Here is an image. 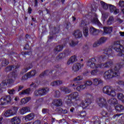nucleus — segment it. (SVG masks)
Wrapping results in <instances>:
<instances>
[{
  "label": "nucleus",
  "instance_id": "nucleus-25",
  "mask_svg": "<svg viewBox=\"0 0 124 124\" xmlns=\"http://www.w3.org/2000/svg\"><path fill=\"white\" fill-rule=\"evenodd\" d=\"M60 90L61 92H62L63 93H69L71 92V90L68 89V87H66L65 86H62L61 88H60Z\"/></svg>",
  "mask_w": 124,
  "mask_h": 124
},
{
  "label": "nucleus",
  "instance_id": "nucleus-61",
  "mask_svg": "<svg viewBox=\"0 0 124 124\" xmlns=\"http://www.w3.org/2000/svg\"><path fill=\"white\" fill-rule=\"evenodd\" d=\"M64 55L65 56H68V55H69V51H68V50H66L64 52Z\"/></svg>",
  "mask_w": 124,
  "mask_h": 124
},
{
  "label": "nucleus",
  "instance_id": "nucleus-27",
  "mask_svg": "<svg viewBox=\"0 0 124 124\" xmlns=\"http://www.w3.org/2000/svg\"><path fill=\"white\" fill-rule=\"evenodd\" d=\"M39 90L40 91V95H44V94H46L49 92V89L48 88L39 89Z\"/></svg>",
  "mask_w": 124,
  "mask_h": 124
},
{
  "label": "nucleus",
  "instance_id": "nucleus-2",
  "mask_svg": "<svg viewBox=\"0 0 124 124\" xmlns=\"http://www.w3.org/2000/svg\"><path fill=\"white\" fill-rule=\"evenodd\" d=\"M122 64L118 63L114 65V67L106 71L104 74V78L105 80L112 79L113 77H118L120 75V69L122 68Z\"/></svg>",
  "mask_w": 124,
  "mask_h": 124
},
{
  "label": "nucleus",
  "instance_id": "nucleus-26",
  "mask_svg": "<svg viewBox=\"0 0 124 124\" xmlns=\"http://www.w3.org/2000/svg\"><path fill=\"white\" fill-rule=\"evenodd\" d=\"M105 54L103 55H107V57H111L113 54V52H112V49L111 48L106 49L104 52ZM105 57L106 58V56H105Z\"/></svg>",
  "mask_w": 124,
  "mask_h": 124
},
{
  "label": "nucleus",
  "instance_id": "nucleus-11",
  "mask_svg": "<svg viewBox=\"0 0 124 124\" xmlns=\"http://www.w3.org/2000/svg\"><path fill=\"white\" fill-rule=\"evenodd\" d=\"M84 66V64H81V63L77 62L74 64L72 67V70L73 72H78L79 71L82 67Z\"/></svg>",
  "mask_w": 124,
  "mask_h": 124
},
{
  "label": "nucleus",
  "instance_id": "nucleus-62",
  "mask_svg": "<svg viewBox=\"0 0 124 124\" xmlns=\"http://www.w3.org/2000/svg\"><path fill=\"white\" fill-rule=\"evenodd\" d=\"M118 83L119 85H124V81H119Z\"/></svg>",
  "mask_w": 124,
  "mask_h": 124
},
{
  "label": "nucleus",
  "instance_id": "nucleus-46",
  "mask_svg": "<svg viewBox=\"0 0 124 124\" xmlns=\"http://www.w3.org/2000/svg\"><path fill=\"white\" fill-rule=\"evenodd\" d=\"M74 80H75V81H81V80H83V77L79 76H78L77 78H75Z\"/></svg>",
  "mask_w": 124,
  "mask_h": 124
},
{
  "label": "nucleus",
  "instance_id": "nucleus-60",
  "mask_svg": "<svg viewBox=\"0 0 124 124\" xmlns=\"http://www.w3.org/2000/svg\"><path fill=\"white\" fill-rule=\"evenodd\" d=\"M23 88H24V86H18V92H19V91H21V90H23Z\"/></svg>",
  "mask_w": 124,
  "mask_h": 124
},
{
  "label": "nucleus",
  "instance_id": "nucleus-14",
  "mask_svg": "<svg viewBox=\"0 0 124 124\" xmlns=\"http://www.w3.org/2000/svg\"><path fill=\"white\" fill-rule=\"evenodd\" d=\"M31 111V108L29 107H24L19 109V113L21 115H25L26 113Z\"/></svg>",
  "mask_w": 124,
  "mask_h": 124
},
{
  "label": "nucleus",
  "instance_id": "nucleus-29",
  "mask_svg": "<svg viewBox=\"0 0 124 124\" xmlns=\"http://www.w3.org/2000/svg\"><path fill=\"white\" fill-rule=\"evenodd\" d=\"M92 69H93L91 72V75L93 76H96L97 75L98 73H99V69L98 68H91Z\"/></svg>",
  "mask_w": 124,
  "mask_h": 124
},
{
  "label": "nucleus",
  "instance_id": "nucleus-45",
  "mask_svg": "<svg viewBox=\"0 0 124 124\" xmlns=\"http://www.w3.org/2000/svg\"><path fill=\"white\" fill-rule=\"evenodd\" d=\"M100 45V44L98 42V40H97L93 44V48H96V47H98Z\"/></svg>",
  "mask_w": 124,
  "mask_h": 124
},
{
  "label": "nucleus",
  "instance_id": "nucleus-33",
  "mask_svg": "<svg viewBox=\"0 0 124 124\" xmlns=\"http://www.w3.org/2000/svg\"><path fill=\"white\" fill-rule=\"evenodd\" d=\"M107 40V38L105 37H102L98 40V41L99 42L100 45H101V44L105 43V42H106Z\"/></svg>",
  "mask_w": 124,
  "mask_h": 124
},
{
  "label": "nucleus",
  "instance_id": "nucleus-49",
  "mask_svg": "<svg viewBox=\"0 0 124 124\" xmlns=\"http://www.w3.org/2000/svg\"><path fill=\"white\" fill-rule=\"evenodd\" d=\"M34 95L35 96H38L39 95H40V90L39 89L37 90H36L35 92H34Z\"/></svg>",
  "mask_w": 124,
  "mask_h": 124
},
{
  "label": "nucleus",
  "instance_id": "nucleus-13",
  "mask_svg": "<svg viewBox=\"0 0 124 124\" xmlns=\"http://www.w3.org/2000/svg\"><path fill=\"white\" fill-rule=\"evenodd\" d=\"M108 8L110 12H113V14H115V15L120 12V10H119V9H116V7L112 4H108Z\"/></svg>",
  "mask_w": 124,
  "mask_h": 124
},
{
  "label": "nucleus",
  "instance_id": "nucleus-4",
  "mask_svg": "<svg viewBox=\"0 0 124 124\" xmlns=\"http://www.w3.org/2000/svg\"><path fill=\"white\" fill-rule=\"evenodd\" d=\"M66 99H67L66 102L67 105L69 107H70L72 106L73 104L72 101H71V99H74L75 101H78L80 100V95L78 92H75L66 96Z\"/></svg>",
  "mask_w": 124,
  "mask_h": 124
},
{
  "label": "nucleus",
  "instance_id": "nucleus-30",
  "mask_svg": "<svg viewBox=\"0 0 124 124\" xmlns=\"http://www.w3.org/2000/svg\"><path fill=\"white\" fill-rule=\"evenodd\" d=\"M79 84V82L74 79L72 81V83L69 84L68 85V88H72L73 87H77Z\"/></svg>",
  "mask_w": 124,
  "mask_h": 124
},
{
  "label": "nucleus",
  "instance_id": "nucleus-32",
  "mask_svg": "<svg viewBox=\"0 0 124 124\" xmlns=\"http://www.w3.org/2000/svg\"><path fill=\"white\" fill-rule=\"evenodd\" d=\"M104 32L106 33H111L113 31L112 27H104Z\"/></svg>",
  "mask_w": 124,
  "mask_h": 124
},
{
  "label": "nucleus",
  "instance_id": "nucleus-1",
  "mask_svg": "<svg viewBox=\"0 0 124 124\" xmlns=\"http://www.w3.org/2000/svg\"><path fill=\"white\" fill-rule=\"evenodd\" d=\"M106 60L105 55L99 57L97 59L92 58L89 59L86 62V66L88 68H108L113 65V61L111 60L102 63Z\"/></svg>",
  "mask_w": 124,
  "mask_h": 124
},
{
  "label": "nucleus",
  "instance_id": "nucleus-44",
  "mask_svg": "<svg viewBox=\"0 0 124 124\" xmlns=\"http://www.w3.org/2000/svg\"><path fill=\"white\" fill-rule=\"evenodd\" d=\"M51 73H52V72H51L49 70H47V71H45L41 75L42 76H45V75H50V74H51Z\"/></svg>",
  "mask_w": 124,
  "mask_h": 124
},
{
  "label": "nucleus",
  "instance_id": "nucleus-8",
  "mask_svg": "<svg viewBox=\"0 0 124 124\" xmlns=\"http://www.w3.org/2000/svg\"><path fill=\"white\" fill-rule=\"evenodd\" d=\"M18 108L17 107H14L10 109L6 110L3 114V117H5V118H9V117H11V116H14L17 114V112H18Z\"/></svg>",
  "mask_w": 124,
  "mask_h": 124
},
{
  "label": "nucleus",
  "instance_id": "nucleus-48",
  "mask_svg": "<svg viewBox=\"0 0 124 124\" xmlns=\"http://www.w3.org/2000/svg\"><path fill=\"white\" fill-rule=\"evenodd\" d=\"M60 95H61V92L59 91H56L55 93L54 96L55 97H60Z\"/></svg>",
  "mask_w": 124,
  "mask_h": 124
},
{
  "label": "nucleus",
  "instance_id": "nucleus-15",
  "mask_svg": "<svg viewBox=\"0 0 124 124\" xmlns=\"http://www.w3.org/2000/svg\"><path fill=\"white\" fill-rule=\"evenodd\" d=\"M100 31H102L101 30H97L93 27H91L90 28V32L91 34L93 35H96V34H98Z\"/></svg>",
  "mask_w": 124,
  "mask_h": 124
},
{
  "label": "nucleus",
  "instance_id": "nucleus-31",
  "mask_svg": "<svg viewBox=\"0 0 124 124\" xmlns=\"http://www.w3.org/2000/svg\"><path fill=\"white\" fill-rule=\"evenodd\" d=\"M31 99V98L30 97L22 99L20 101L21 105H23V104H26V103H28V102H29V101H30Z\"/></svg>",
  "mask_w": 124,
  "mask_h": 124
},
{
  "label": "nucleus",
  "instance_id": "nucleus-53",
  "mask_svg": "<svg viewBox=\"0 0 124 124\" xmlns=\"http://www.w3.org/2000/svg\"><path fill=\"white\" fill-rule=\"evenodd\" d=\"M42 112L43 114H46L49 112V109H48V108H43Z\"/></svg>",
  "mask_w": 124,
  "mask_h": 124
},
{
  "label": "nucleus",
  "instance_id": "nucleus-12",
  "mask_svg": "<svg viewBox=\"0 0 124 124\" xmlns=\"http://www.w3.org/2000/svg\"><path fill=\"white\" fill-rule=\"evenodd\" d=\"M73 35L75 38H81L83 36V33L80 30H77L73 31Z\"/></svg>",
  "mask_w": 124,
  "mask_h": 124
},
{
  "label": "nucleus",
  "instance_id": "nucleus-17",
  "mask_svg": "<svg viewBox=\"0 0 124 124\" xmlns=\"http://www.w3.org/2000/svg\"><path fill=\"white\" fill-rule=\"evenodd\" d=\"M20 67L19 64H16L13 66H9L6 68L5 71H10V70H13V71H16L17 69Z\"/></svg>",
  "mask_w": 124,
  "mask_h": 124
},
{
  "label": "nucleus",
  "instance_id": "nucleus-58",
  "mask_svg": "<svg viewBox=\"0 0 124 124\" xmlns=\"http://www.w3.org/2000/svg\"><path fill=\"white\" fill-rule=\"evenodd\" d=\"M51 122L52 123H54V122H56L57 124H60V122L58 121V120H56V119L55 118H52Z\"/></svg>",
  "mask_w": 124,
  "mask_h": 124
},
{
  "label": "nucleus",
  "instance_id": "nucleus-28",
  "mask_svg": "<svg viewBox=\"0 0 124 124\" xmlns=\"http://www.w3.org/2000/svg\"><path fill=\"white\" fill-rule=\"evenodd\" d=\"M31 93V88H28L25 90H23L19 93V95H25V94H30Z\"/></svg>",
  "mask_w": 124,
  "mask_h": 124
},
{
  "label": "nucleus",
  "instance_id": "nucleus-55",
  "mask_svg": "<svg viewBox=\"0 0 124 124\" xmlns=\"http://www.w3.org/2000/svg\"><path fill=\"white\" fill-rule=\"evenodd\" d=\"M31 67H32V65H31V64L28 65L27 67L26 68L27 69L25 71V72H27V71L30 70V69H31Z\"/></svg>",
  "mask_w": 124,
  "mask_h": 124
},
{
  "label": "nucleus",
  "instance_id": "nucleus-51",
  "mask_svg": "<svg viewBox=\"0 0 124 124\" xmlns=\"http://www.w3.org/2000/svg\"><path fill=\"white\" fill-rule=\"evenodd\" d=\"M8 93L9 94H14V93H15V90H14V89H9L8 90Z\"/></svg>",
  "mask_w": 124,
  "mask_h": 124
},
{
  "label": "nucleus",
  "instance_id": "nucleus-19",
  "mask_svg": "<svg viewBox=\"0 0 124 124\" xmlns=\"http://www.w3.org/2000/svg\"><path fill=\"white\" fill-rule=\"evenodd\" d=\"M34 113H30L26 115L24 119L26 122H28V121H32L34 119Z\"/></svg>",
  "mask_w": 124,
  "mask_h": 124
},
{
  "label": "nucleus",
  "instance_id": "nucleus-9",
  "mask_svg": "<svg viewBox=\"0 0 124 124\" xmlns=\"http://www.w3.org/2000/svg\"><path fill=\"white\" fill-rule=\"evenodd\" d=\"M96 103L101 108L107 107L108 106V102L104 97H100L96 100Z\"/></svg>",
  "mask_w": 124,
  "mask_h": 124
},
{
  "label": "nucleus",
  "instance_id": "nucleus-50",
  "mask_svg": "<svg viewBox=\"0 0 124 124\" xmlns=\"http://www.w3.org/2000/svg\"><path fill=\"white\" fill-rule=\"evenodd\" d=\"M118 4L120 7H124V1L120 0Z\"/></svg>",
  "mask_w": 124,
  "mask_h": 124
},
{
  "label": "nucleus",
  "instance_id": "nucleus-57",
  "mask_svg": "<svg viewBox=\"0 0 124 124\" xmlns=\"http://www.w3.org/2000/svg\"><path fill=\"white\" fill-rule=\"evenodd\" d=\"M33 124H41V121L39 120L35 121Z\"/></svg>",
  "mask_w": 124,
  "mask_h": 124
},
{
  "label": "nucleus",
  "instance_id": "nucleus-20",
  "mask_svg": "<svg viewBox=\"0 0 124 124\" xmlns=\"http://www.w3.org/2000/svg\"><path fill=\"white\" fill-rule=\"evenodd\" d=\"M62 80H58L56 81H52L50 83L51 86L52 87H57L61 85H62Z\"/></svg>",
  "mask_w": 124,
  "mask_h": 124
},
{
  "label": "nucleus",
  "instance_id": "nucleus-24",
  "mask_svg": "<svg viewBox=\"0 0 124 124\" xmlns=\"http://www.w3.org/2000/svg\"><path fill=\"white\" fill-rule=\"evenodd\" d=\"M53 104L57 107L62 105V101L61 99H55L52 102Z\"/></svg>",
  "mask_w": 124,
  "mask_h": 124
},
{
  "label": "nucleus",
  "instance_id": "nucleus-3",
  "mask_svg": "<svg viewBox=\"0 0 124 124\" xmlns=\"http://www.w3.org/2000/svg\"><path fill=\"white\" fill-rule=\"evenodd\" d=\"M112 48L116 51V52H118L119 53L118 56L119 57H122V61L124 62V50H123L122 49H124V46L121 45V43L120 41H117L113 43V45L112 46Z\"/></svg>",
  "mask_w": 124,
  "mask_h": 124
},
{
  "label": "nucleus",
  "instance_id": "nucleus-36",
  "mask_svg": "<svg viewBox=\"0 0 124 124\" xmlns=\"http://www.w3.org/2000/svg\"><path fill=\"white\" fill-rule=\"evenodd\" d=\"M78 44V42H75L73 40H71L69 42V45L71 47H74Z\"/></svg>",
  "mask_w": 124,
  "mask_h": 124
},
{
  "label": "nucleus",
  "instance_id": "nucleus-21",
  "mask_svg": "<svg viewBox=\"0 0 124 124\" xmlns=\"http://www.w3.org/2000/svg\"><path fill=\"white\" fill-rule=\"evenodd\" d=\"M108 103L110 104V105H117L118 104V100L115 98H111L108 100Z\"/></svg>",
  "mask_w": 124,
  "mask_h": 124
},
{
  "label": "nucleus",
  "instance_id": "nucleus-16",
  "mask_svg": "<svg viewBox=\"0 0 124 124\" xmlns=\"http://www.w3.org/2000/svg\"><path fill=\"white\" fill-rule=\"evenodd\" d=\"M66 44H67V42H65V43L64 44V46H56L54 49V51L56 54H58L59 52H61V51L62 50V49H63V47H65L66 46Z\"/></svg>",
  "mask_w": 124,
  "mask_h": 124
},
{
  "label": "nucleus",
  "instance_id": "nucleus-38",
  "mask_svg": "<svg viewBox=\"0 0 124 124\" xmlns=\"http://www.w3.org/2000/svg\"><path fill=\"white\" fill-rule=\"evenodd\" d=\"M4 97L5 98L7 104L11 103V100H12V98H11V97L10 95L6 96Z\"/></svg>",
  "mask_w": 124,
  "mask_h": 124
},
{
  "label": "nucleus",
  "instance_id": "nucleus-52",
  "mask_svg": "<svg viewBox=\"0 0 124 124\" xmlns=\"http://www.w3.org/2000/svg\"><path fill=\"white\" fill-rule=\"evenodd\" d=\"M28 78H30V77H29L28 76V74L27 75H25L24 76H23L21 78V80L22 81H24L25 80H27V79H28Z\"/></svg>",
  "mask_w": 124,
  "mask_h": 124
},
{
  "label": "nucleus",
  "instance_id": "nucleus-10",
  "mask_svg": "<svg viewBox=\"0 0 124 124\" xmlns=\"http://www.w3.org/2000/svg\"><path fill=\"white\" fill-rule=\"evenodd\" d=\"M91 22L92 24H95L99 27V28H102V24L99 20H98V18H97V16L96 14H94L93 17L91 18Z\"/></svg>",
  "mask_w": 124,
  "mask_h": 124
},
{
  "label": "nucleus",
  "instance_id": "nucleus-41",
  "mask_svg": "<svg viewBox=\"0 0 124 124\" xmlns=\"http://www.w3.org/2000/svg\"><path fill=\"white\" fill-rule=\"evenodd\" d=\"M114 23V17L110 16L107 21L108 25H112Z\"/></svg>",
  "mask_w": 124,
  "mask_h": 124
},
{
  "label": "nucleus",
  "instance_id": "nucleus-42",
  "mask_svg": "<svg viewBox=\"0 0 124 124\" xmlns=\"http://www.w3.org/2000/svg\"><path fill=\"white\" fill-rule=\"evenodd\" d=\"M8 63V61H7L6 59H3L1 62V65L2 66H6V65H7Z\"/></svg>",
  "mask_w": 124,
  "mask_h": 124
},
{
  "label": "nucleus",
  "instance_id": "nucleus-37",
  "mask_svg": "<svg viewBox=\"0 0 124 124\" xmlns=\"http://www.w3.org/2000/svg\"><path fill=\"white\" fill-rule=\"evenodd\" d=\"M36 73V70H33L31 71V72H29L27 73L28 77L29 78H31V77H32V76H34Z\"/></svg>",
  "mask_w": 124,
  "mask_h": 124
},
{
  "label": "nucleus",
  "instance_id": "nucleus-56",
  "mask_svg": "<svg viewBox=\"0 0 124 124\" xmlns=\"http://www.w3.org/2000/svg\"><path fill=\"white\" fill-rule=\"evenodd\" d=\"M85 26H87V24L85 23V21H82L80 24V27H85Z\"/></svg>",
  "mask_w": 124,
  "mask_h": 124
},
{
  "label": "nucleus",
  "instance_id": "nucleus-59",
  "mask_svg": "<svg viewBox=\"0 0 124 124\" xmlns=\"http://www.w3.org/2000/svg\"><path fill=\"white\" fill-rule=\"evenodd\" d=\"M87 115V113H86V112L83 111L80 113V116L82 117H85Z\"/></svg>",
  "mask_w": 124,
  "mask_h": 124
},
{
  "label": "nucleus",
  "instance_id": "nucleus-40",
  "mask_svg": "<svg viewBox=\"0 0 124 124\" xmlns=\"http://www.w3.org/2000/svg\"><path fill=\"white\" fill-rule=\"evenodd\" d=\"M101 4L104 9H108V8H109V5L103 1H101Z\"/></svg>",
  "mask_w": 124,
  "mask_h": 124
},
{
  "label": "nucleus",
  "instance_id": "nucleus-39",
  "mask_svg": "<svg viewBox=\"0 0 124 124\" xmlns=\"http://www.w3.org/2000/svg\"><path fill=\"white\" fill-rule=\"evenodd\" d=\"M0 104H1V105H5V104H7V103H6V101L4 97L1 98V99H0Z\"/></svg>",
  "mask_w": 124,
  "mask_h": 124
},
{
  "label": "nucleus",
  "instance_id": "nucleus-18",
  "mask_svg": "<svg viewBox=\"0 0 124 124\" xmlns=\"http://www.w3.org/2000/svg\"><path fill=\"white\" fill-rule=\"evenodd\" d=\"M77 56L76 55H74L69 58L67 62V65H69V64L72 63V62H77Z\"/></svg>",
  "mask_w": 124,
  "mask_h": 124
},
{
  "label": "nucleus",
  "instance_id": "nucleus-23",
  "mask_svg": "<svg viewBox=\"0 0 124 124\" xmlns=\"http://www.w3.org/2000/svg\"><path fill=\"white\" fill-rule=\"evenodd\" d=\"M103 83V81L99 78H93V84L94 86H98L99 84Z\"/></svg>",
  "mask_w": 124,
  "mask_h": 124
},
{
  "label": "nucleus",
  "instance_id": "nucleus-34",
  "mask_svg": "<svg viewBox=\"0 0 124 124\" xmlns=\"http://www.w3.org/2000/svg\"><path fill=\"white\" fill-rule=\"evenodd\" d=\"M115 109L117 112H121V111H122V110H124V107L122 105H118L115 107Z\"/></svg>",
  "mask_w": 124,
  "mask_h": 124
},
{
  "label": "nucleus",
  "instance_id": "nucleus-64",
  "mask_svg": "<svg viewBox=\"0 0 124 124\" xmlns=\"http://www.w3.org/2000/svg\"><path fill=\"white\" fill-rule=\"evenodd\" d=\"M121 36H124V32H119Z\"/></svg>",
  "mask_w": 124,
  "mask_h": 124
},
{
  "label": "nucleus",
  "instance_id": "nucleus-35",
  "mask_svg": "<svg viewBox=\"0 0 124 124\" xmlns=\"http://www.w3.org/2000/svg\"><path fill=\"white\" fill-rule=\"evenodd\" d=\"M83 32L84 36L87 37L88 35H89V28L88 27H84L83 28Z\"/></svg>",
  "mask_w": 124,
  "mask_h": 124
},
{
  "label": "nucleus",
  "instance_id": "nucleus-63",
  "mask_svg": "<svg viewBox=\"0 0 124 124\" xmlns=\"http://www.w3.org/2000/svg\"><path fill=\"white\" fill-rule=\"evenodd\" d=\"M16 101H19V100H20V98H19V97L16 96L15 97V99H14Z\"/></svg>",
  "mask_w": 124,
  "mask_h": 124
},
{
  "label": "nucleus",
  "instance_id": "nucleus-54",
  "mask_svg": "<svg viewBox=\"0 0 124 124\" xmlns=\"http://www.w3.org/2000/svg\"><path fill=\"white\" fill-rule=\"evenodd\" d=\"M76 91H78V92H81V91H83V90H85V88H81L80 85L79 86H78L77 88L76 89Z\"/></svg>",
  "mask_w": 124,
  "mask_h": 124
},
{
  "label": "nucleus",
  "instance_id": "nucleus-22",
  "mask_svg": "<svg viewBox=\"0 0 124 124\" xmlns=\"http://www.w3.org/2000/svg\"><path fill=\"white\" fill-rule=\"evenodd\" d=\"M12 124H19L21 123V119L18 117L16 116L11 119Z\"/></svg>",
  "mask_w": 124,
  "mask_h": 124
},
{
  "label": "nucleus",
  "instance_id": "nucleus-43",
  "mask_svg": "<svg viewBox=\"0 0 124 124\" xmlns=\"http://www.w3.org/2000/svg\"><path fill=\"white\" fill-rule=\"evenodd\" d=\"M101 115L103 116V117H105V118L107 117H109V114L107 112V111H105L104 110L102 111L101 112Z\"/></svg>",
  "mask_w": 124,
  "mask_h": 124
},
{
  "label": "nucleus",
  "instance_id": "nucleus-6",
  "mask_svg": "<svg viewBox=\"0 0 124 124\" xmlns=\"http://www.w3.org/2000/svg\"><path fill=\"white\" fill-rule=\"evenodd\" d=\"M84 96L85 97V101L81 102L80 106L83 108H87L89 105L93 102V96L88 93L84 94Z\"/></svg>",
  "mask_w": 124,
  "mask_h": 124
},
{
  "label": "nucleus",
  "instance_id": "nucleus-47",
  "mask_svg": "<svg viewBox=\"0 0 124 124\" xmlns=\"http://www.w3.org/2000/svg\"><path fill=\"white\" fill-rule=\"evenodd\" d=\"M85 84L86 87H88V86H92V85H93V82L91 80H88L85 83Z\"/></svg>",
  "mask_w": 124,
  "mask_h": 124
},
{
  "label": "nucleus",
  "instance_id": "nucleus-7",
  "mask_svg": "<svg viewBox=\"0 0 124 124\" xmlns=\"http://www.w3.org/2000/svg\"><path fill=\"white\" fill-rule=\"evenodd\" d=\"M103 93L109 95L110 96H116L117 95V93L115 91L112 87L110 86H106L102 89Z\"/></svg>",
  "mask_w": 124,
  "mask_h": 124
},
{
  "label": "nucleus",
  "instance_id": "nucleus-5",
  "mask_svg": "<svg viewBox=\"0 0 124 124\" xmlns=\"http://www.w3.org/2000/svg\"><path fill=\"white\" fill-rule=\"evenodd\" d=\"M17 76H18V75L15 72L11 73L8 76L9 79H5L2 81L3 85H4V86L6 85L8 87H10V85L14 83V80L17 78Z\"/></svg>",
  "mask_w": 124,
  "mask_h": 124
}]
</instances>
